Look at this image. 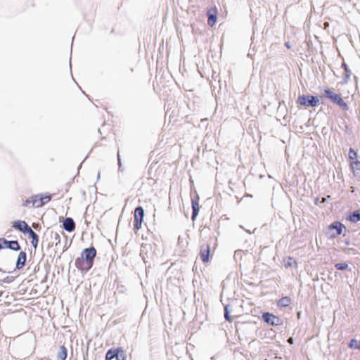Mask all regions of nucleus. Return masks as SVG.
<instances>
[{
    "label": "nucleus",
    "instance_id": "nucleus-1",
    "mask_svg": "<svg viewBox=\"0 0 360 360\" xmlns=\"http://www.w3.org/2000/svg\"><path fill=\"white\" fill-rule=\"evenodd\" d=\"M323 96L333 104L339 106L341 110L344 111L349 110V106L346 101L347 98H342L340 94L335 92L333 89L329 88L325 89L323 90Z\"/></svg>",
    "mask_w": 360,
    "mask_h": 360
},
{
    "label": "nucleus",
    "instance_id": "nucleus-2",
    "mask_svg": "<svg viewBox=\"0 0 360 360\" xmlns=\"http://www.w3.org/2000/svg\"><path fill=\"white\" fill-rule=\"evenodd\" d=\"M51 199V195H35L26 200L22 205L27 207H40L48 203Z\"/></svg>",
    "mask_w": 360,
    "mask_h": 360
},
{
    "label": "nucleus",
    "instance_id": "nucleus-3",
    "mask_svg": "<svg viewBox=\"0 0 360 360\" xmlns=\"http://www.w3.org/2000/svg\"><path fill=\"white\" fill-rule=\"evenodd\" d=\"M297 103L306 107H315L319 104V99L311 95H302L298 96Z\"/></svg>",
    "mask_w": 360,
    "mask_h": 360
},
{
    "label": "nucleus",
    "instance_id": "nucleus-4",
    "mask_svg": "<svg viewBox=\"0 0 360 360\" xmlns=\"http://www.w3.org/2000/svg\"><path fill=\"white\" fill-rule=\"evenodd\" d=\"M105 360H126V355L122 347L109 349L105 354Z\"/></svg>",
    "mask_w": 360,
    "mask_h": 360
},
{
    "label": "nucleus",
    "instance_id": "nucleus-5",
    "mask_svg": "<svg viewBox=\"0 0 360 360\" xmlns=\"http://www.w3.org/2000/svg\"><path fill=\"white\" fill-rule=\"evenodd\" d=\"M144 216V211L142 207H137L134 210V229L139 230L141 228L143 218Z\"/></svg>",
    "mask_w": 360,
    "mask_h": 360
},
{
    "label": "nucleus",
    "instance_id": "nucleus-6",
    "mask_svg": "<svg viewBox=\"0 0 360 360\" xmlns=\"http://www.w3.org/2000/svg\"><path fill=\"white\" fill-rule=\"evenodd\" d=\"M263 320L271 326H281L283 323L281 319L269 312H265L262 314Z\"/></svg>",
    "mask_w": 360,
    "mask_h": 360
},
{
    "label": "nucleus",
    "instance_id": "nucleus-7",
    "mask_svg": "<svg viewBox=\"0 0 360 360\" xmlns=\"http://www.w3.org/2000/svg\"><path fill=\"white\" fill-rule=\"evenodd\" d=\"M96 255V250L94 247L85 248L82 255L81 257L87 261L91 264H94V259Z\"/></svg>",
    "mask_w": 360,
    "mask_h": 360
},
{
    "label": "nucleus",
    "instance_id": "nucleus-8",
    "mask_svg": "<svg viewBox=\"0 0 360 360\" xmlns=\"http://www.w3.org/2000/svg\"><path fill=\"white\" fill-rule=\"evenodd\" d=\"M9 248L13 250H19L20 246L17 240L8 241L4 238H0V249Z\"/></svg>",
    "mask_w": 360,
    "mask_h": 360
},
{
    "label": "nucleus",
    "instance_id": "nucleus-9",
    "mask_svg": "<svg viewBox=\"0 0 360 360\" xmlns=\"http://www.w3.org/2000/svg\"><path fill=\"white\" fill-rule=\"evenodd\" d=\"M211 249L209 244H202L200 248V257L202 262L207 263L210 261Z\"/></svg>",
    "mask_w": 360,
    "mask_h": 360
},
{
    "label": "nucleus",
    "instance_id": "nucleus-10",
    "mask_svg": "<svg viewBox=\"0 0 360 360\" xmlns=\"http://www.w3.org/2000/svg\"><path fill=\"white\" fill-rule=\"evenodd\" d=\"M344 225L340 221H335L328 226V229L332 231L333 229L335 230V232H332L330 234V238H335L338 236L340 235L342 232V229L344 228Z\"/></svg>",
    "mask_w": 360,
    "mask_h": 360
},
{
    "label": "nucleus",
    "instance_id": "nucleus-11",
    "mask_svg": "<svg viewBox=\"0 0 360 360\" xmlns=\"http://www.w3.org/2000/svg\"><path fill=\"white\" fill-rule=\"evenodd\" d=\"M75 266L79 270L82 271H87L92 267L93 265L79 257L75 260Z\"/></svg>",
    "mask_w": 360,
    "mask_h": 360
},
{
    "label": "nucleus",
    "instance_id": "nucleus-12",
    "mask_svg": "<svg viewBox=\"0 0 360 360\" xmlns=\"http://www.w3.org/2000/svg\"><path fill=\"white\" fill-rule=\"evenodd\" d=\"M217 7H212L207 11V15L208 16L207 24L212 27L217 22Z\"/></svg>",
    "mask_w": 360,
    "mask_h": 360
},
{
    "label": "nucleus",
    "instance_id": "nucleus-13",
    "mask_svg": "<svg viewBox=\"0 0 360 360\" xmlns=\"http://www.w3.org/2000/svg\"><path fill=\"white\" fill-rule=\"evenodd\" d=\"M12 226L21 232L27 233L30 227L25 221H15L13 222Z\"/></svg>",
    "mask_w": 360,
    "mask_h": 360
},
{
    "label": "nucleus",
    "instance_id": "nucleus-14",
    "mask_svg": "<svg viewBox=\"0 0 360 360\" xmlns=\"http://www.w3.org/2000/svg\"><path fill=\"white\" fill-rule=\"evenodd\" d=\"M63 227L68 232H72L75 229V224L73 219L70 217L65 219L63 222Z\"/></svg>",
    "mask_w": 360,
    "mask_h": 360
},
{
    "label": "nucleus",
    "instance_id": "nucleus-15",
    "mask_svg": "<svg viewBox=\"0 0 360 360\" xmlns=\"http://www.w3.org/2000/svg\"><path fill=\"white\" fill-rule=\"evenodd\" d=\"M26 259H27L26 252L24 251L20 252L18 257V259H17V262H16V268L18 269H22L25 264Z\"/></svg>",
    "mask_w": 360,
    "mask_h": 360
},
{
    "label": "nucleus",
    "instance_id": "nucleus-16",
    "mask_svg": "<svg viewBox=\"0 0 360 360\" xmlns=\"http://www.w3.org/2000/svg\"><path fill=\"white\" fill-rule=\"evenodd\" d=\"M353 174L360 179V161L354 160L349 162Z\"/></svg>",
    "mask_w": 360,
    "mask_h": 360
},
{
    "label": "nucleus",
    "instance_id": "nucleus-17",
    "mask_svg": "<svg viewBox=\"0 0 360 360\" xmlns=\"http://www.w3.org/2000/svg\"><path fill=\"white\" fill-rule=\"evenodd\" d=\"M27 233L29 234V236L31 238V244L34 248H37L39 243V238L37 233L30 228L27 231Z\"/></svg>",
    "mask_w": 360,
    "mask_h": 360
},
{
    "label": "nucleus",
    "instance_id": "nucleus-18",
    "mask_svg": "<svg viewBox=\"0 0 360 360\" xmlns=\"http://www.w3.org/2000/svg\"><path fill=\"white\" fill-rule=\"evenodd\" d=\"M291 304V299L289 297H283L279 299L277 302V304L279 307H286Z\"/></svg>",
    "mask_w": 360,
    "mask_h": 360
},
{
    "label": "nucleus",
    "instance_id": "nucleus-19",
    "mask_svg": "<svg viewBox=\"0 0 360 360\" xmlns=\"http://www.w3.org/2000/svg\"><path fill=\"white\" fill-rule=\"evenodd\" d=\"M68 356L66 347L63 345L60 347V351L58 352L57 358L58 360H65Z\"/></svg>",
    "mask_w": 360,
    "mask_h": 360
},
{
    "label": "nucleus",
    "instance_id": "nucleus-20",
    "mask_svg": "<svg viewBox=\"0 0 360 360\" xmlns=\"http://www.w3.org/2000/svg\"><path fill=\"white\" fill-rule=\"evenodd\" d=\"M350 221L356 223L360 221V210L353 212L349 217Z\"/></svg>",
    "mask_w": 360,
    "mask_h": 360
},
{
    "label": "nucleus",
    "instance_id": "nucleus-21",
    "mask_svg": "<svg viewBox=\"0 0 360 360\" xmlns=\"http://www.w3.org/2000/svg\"><path fill=\"white\" fill-rule=\"evenodd\" d=\"M349 347L350 348L357 349L360 351V342L355 339H352L349 344Z\"/></svg>",
    "mask_w": 360,
    "mask_h": 360
},
{
    "label": "nucleus",
    "instance_id": "nucleus-22",
    "mask_svg": "<svg viewBox=\"0 0 360 360\" xmlns=\"http://www.w3.org/2000/svg\"><path fill=\"white\" fill-rule=\"evenodd\" d=\"M356 158H357V153L356 152L352 149V148H350L349 149V162L351 161H354V160H356Z\"/></svg>",
    "mask_w": 360,
    "mask_h": 360
},
{
    "label": "nucleus",
    "instance_id": "nucleus-23",
    "mask_svg": "<svg viewBox=\"0 0 360 360\" xmlns=\"http://www.w3.org/2000/svg\"><path fill=\"white\" fill-rule=\"evenodd\" d=\"M192 207H193L192 218L194 219L196 217V215L198 214V211H199L198 204L197 202H193Z\"/></svg>",
    "mask_w": 360,
    "mask_h": 360
},
{
    "label": "nucleus",
    "instance_id": "nucleus-24",
    "mask_svg": "<svg viewBox=\"0 0 360 360\" xmlns=\"http://www.w3.org/2000/svg\"><path fill=\"white\" fill-rule=\"evenodd\" d=\"M335 267L338 270H345L348 268V264L346 263H338L335 265Z\"/></svg>",
    "mask_w": 360,
    "mask_h": 360
},
{
    "label": "nucleus",
    "instance_id": "nucleus-25",
    "mask_svg": "<svg viewBox=\"0 0 360 360\" xmlns=\"http://www.w3.org/2000/svg\"><path fill=\"white\" fill-rule=\"evenodd\" d=\"M224 317H225L226 320L228 321L229 322H232V319L229 316V314L228 311V307H225V308H224Z\"/></svg>",
    "mask_w": 360,
    "mask_h": 360
},
{
    "label": "nucleus",
    "instance_id": "nucleus-26",
    "mask_svg": "<svg viewBox=\"0 0 360 360\" xmlns=\"http://www.w3.org/2000/svg\"><path fill=\"white\" fill-rule=\"evenodd\" d=\"M285 46H286V48H287V49H291V46H290V45L289 42H285Z\"/></svg>",
    "mask_w": 360,
    "mask_h": 360
},
{
    "label": "nucleus",
    "instance_id": "nucleus-27",
    "mask_svg": "<svg viewBox=\"0 0 360 360\" xmlns=\"http://www.w3.org/2000/svg\"><path fill=\"white\" fill-rule=\"evenodd\" d=\"M288 342L290 343V344H292L293 343V339L292 338H290L288 340Z\"/></svg>",
    "mask_w": 360,
    "mask_h": 360
},
{
    "label": "nucleus",
    "instance_id": "nucleus-28",
    "mask_svg": "<svg viewBox=\"0 0 360 360\" xmlns=\"http://www.w3.org/2000/svg\"><path fill=\"white\" fill-rule=\"evenodd\" d=\"M297 318H298V319H300V312H298V313L297 314Z\"/></svg>",
    "mask_w": 360,
    "mask_h": 360
},
{
    "label": "nucleus",
    "instance_id": "nucleus-29",
    "mask_svg": "<svg viewBox=\"0 0 360 360\" xmlns=\"http://www.w3.org/2000/svg\"><path fill=\"white\" fill-rule=\"evenodd\" d=\"M4 295V291H0V297H1Z\"/></svg>",
    "mask_w": 360,
    "mask_h": 360
},
{
    "label": "nucleus",
    "instance_id": "nucleus-30",
    "mask_svg": "<svg viewBox=\"0 0 360 360\" xmlns=\"http://www.w3.org/2000/svg\"><path fill=\"white\" fill-rule=\"evenodd\" d=\"M56 238H59V235L57 233H56Z\"/></svg>",
    "mask_w": 360,
    "mask_h": 360
},
{
    "label": "nucleus",
    "instance_id": "nucleus-31",
    "mask_svg": "<svg viewBox=\"0 0 360 360\" xmlns=\"http://www.w3.org/2000/svg\"><path fill=\"white\" fill-rule=\"evenodd\" d=\"M290 264H291V262H289L288 266H290L291 265Z\"/></svg>",
    "mask_w": 360,
    "mask_h": 360
},
{
    "label": "nucleus",
    "instance_id": "nucleus-32",
    "mask_svg": "<svg viewBox=\"0 0 360 360\" xmlns=\"http://www.w3.org/2000/svg\"><path fill=\"white\" fill-rule=\"evenodd\" d=\"M290 264H291V262H289L288 266H290L291 265Z\"/></svg>",
    "mask_w": 360,
    "mask_h": 360
}]
</instances>
